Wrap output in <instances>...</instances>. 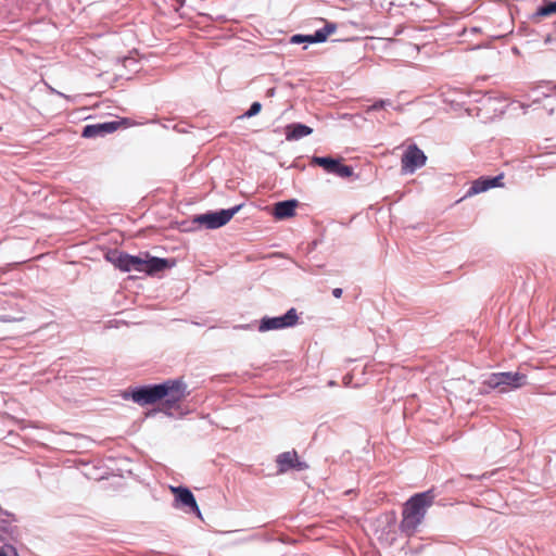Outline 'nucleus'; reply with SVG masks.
I'll return each instance as SVG.
<instances>
[{"label":"nucleus","mask_w":556,"mask_h":556,"mask_svg":"<svg viewBox=\"0 0 556 556\" xmlns=\"http://www.w3.org/2000/svg\"><path fill=\"white\" fill-rule=\"evenodd\" d=\"M434 495L432 491L417 493L412 496L403 507L401 529L413 534L422 522L427 509L432 506Z\"/></svg>","instance_id":"obj_2"},{"label":"nucleus","mask_w":556,"mask_h":556,"mask_svg":"<svg viewBox=\"0 0 556 556\" xmlns=\"http://www.w3.org/2000/svg\"><path fill=\"white\" fill-rule=\"evenodd\" d=\"M173 265L174 263L170 262L169 260L150 256L147 253L146 258H143L142 273L153 276L160 271H163L166 268H170Z\"/></svg>","instance_id":"obj_10"},{"label":"nucleus","mask_w":556,"mask_h":556,"mask_svg":"<svg viewBox=\"0 0 556 556\" xmlns=\"http://www.w3.org/2000/svg\"><path fill=\"white\" fill-rule=\"evenodd\" d=\"M304 42L315 43V41L313 40V35L304 36Z\"/></svg>","instance_id":"obj_22"},{"label":"nucleus","mask_w":556,"mask_h":556,"mask_svg":"<svg viewBox=\"0 0 556 556\" xmlns=\"http://www.w3.org/2000/svg\"><path fill=\"white\" fill-rule=\"evenodd\" d=\"M426 161L425 153L416 144H412L402 156V170L414 173L418 167L424 166Z\"/></svg>","instance_id":"obj_7"},{"label":"nucleus","mask_w":556,"mask_h":556,"mask_svg":"<svg viewBox=\"0 0 556 556\" xmlns=\"http://www.w3.org/2000/svg\"><path fill=\"white\" fill-rule=\"evenodd\" d=\"M342 292H343V291H342V289H341V288H334V289L332 290V294H333V296H334V298H337V299L341 298Z\"/></svg>","instance_id":"obj_21"},{"label":"nucleus","mask_w":556,"mask_h":556,"mask_svg":"<svg viewBox=\"0 0 556 556\" xmlns=\"http://www.w3.org/2000/svg\"><path fill=\"white\" fill-rule=\"evenodd\" d=\"M121 123L117 121L101 124L87 125L84 127L81 136L84 138H96L106 134H112L118 129Z\"/></svg>","instance_id":"obj_8"},{"label":"nucleus","mask_w":556,"mask_h":556,"mask_svg":"<svg viewBox=\"0 0 556 556\" xmlns=\"http://www.w3.org/2000/svg\"><path fill=\"white\" fill-rule=\"evenodd\" d=\"M337 29V25L333 23H327L324 28L315 31L313 40L316 42H324L327 38L333 34Z\"/></svg>","instance_id":"obj_16"},{"label":"nucleus","mask_w":556,"mask_h":556,"mask_svg":"<svg viewBox=\"0 0 556 556\" xmlns=\"http://www.w3.org/2000/svg\"><path fill=\"white\" fill-rule=\"evenodd\" d=\"M0 556H5L2 552H0Z\"/></svg>","instance_id":"obj_24"},{"label":"nucleus","mask_w":556,"mask_h":556,"mask_svg":"<svg viewBox=\"0 0 556 556\" xmlns=\"http://www.w3.org/2000/svg\"><path fill=\"white\" fill-rule=\"evenodd\" d=\"M114 264L123 271H140L143 270V257L121 253L115 260Z\"/></svg>","instance_id":"obj_9"},{"label":"nucleus","mask_w":556,"mask_h":556,"mask_svg":"<svg viewBox=\"0 0 556 556\" xmlns=\"http://www.w3.org/2000/svg\"><path fill=\"white\" fill-rule=\"evenodd\" d=\"M312 164L323 167L327 173L348 178L353 175V168L341 163L339 160L325 156H314Z\"/></svg>","instance_id":"obj_6"},{"label":"nucleus","mask_w":556,"mask_h":556,"mask_svg":"<svg viewBox=\"0 0 556 556\" xmlns=\"http://www.w3.org/2000/svg\"><path fill=\"white\" fill-rule=\"evenodd\" d=\"M298 206L296 200L281 201L275 204L274 216L277 219H286L294 216Z\"/></svg>","instance_id":"obj_13"},{"label":"nucleus","mask_w":556,"mask_h":556,"mask_svg":"<svg viewBox=\"0 0 556 556\" xmlns=\"http://www.w3.org/2000/svg\"><path fill=\"white\" fill-rule=\"evenodd\" d=\"M304 35H294L291 37L290 41L292 43H301V42H304Z\"/></svg>","instance_id":"obj_20"},{"label":"nucleus","mask_w":556,"mask_h":556,"mask_svg":"<svg viewBox=\"0 0 556 556\" xmlns=\"http://www.w3.org/2000/svg\"><path fill=\"white\" fill-rule=\"evenodd\" d=\"M313 129L303 124H290L286 127V138L287 140H298L305 136L311 135Z\"/></svg>","instance_id":"obj_15"},{"label":"nucleus","mask_w":556,"mask_h":556,"mask_svg":"<svg viewBox=\"0 0 556 556\" xmlns=\"http://www.w3.org/2000/svg\"><path fill=\"white\" fill-rule=\"evenodd\" d=\"M386 104H387V101L380 100V101L374 103L371 106H369L368 111L380 110V109L384 108Z\"/></svg>","instance_id":"obj_19"},{"label":"nucleus","mask_w":556,"mask_h":556,"mask_svg":"<svg viewBox=\"0 0 556 556\" xmlns=\"http://www.w3.org/2000/svg\"><path fill=\"white\" fill-rule=\"evenodd\" d=\"M262 110V104L260 102H253L250 109L244 113V117H252L256 114H258Z\"/></svg>","instance_id":"obj_18"},{"label":"nucleus","mask_w":556,"mask_h":556,"mask_svg":"<svg viewBox=\"0 0 556 556\" xmlns=\"http://www.w3.org/2000/svg\"><path fill=\"white\" fill-rule=\"evenodd\" d=\"M239 210L240 205L229 210L208 212L206 214L198 215L194 218V222L204 226L207 229H216L226 225Z\"/></svg>","instance_id":"obj_4"},{"label":"nucleus","mask_w":556,"mask_h":556,"mask_svg":"<svg viewBox=\"0 0 556 556\" xmlns=\"http://www.w3.org/2000/svg\"><path fill=\"white\" fill-rule=\"evenodd\" d=\"M556 13V1L549 2L546 5H543L538 9L536 14L539 16H549Z\"/></svg>","instance_id":"obj_17"},{"label":"nucleus","mask_w":556,"mask_h":556,"mask_svg":"<svg viewBox=\"0 0 556 556\" xmlns=\"http://www.w3.org/2000/svg\"><path fill=\"white\" fill-rule=\"evenodd\" d=\"M170 490L175 494L178 502H180L184 506L189 507L192 511L200 514L195 498L189 489L184 486H172Z\"/></svg>","instance_id":"obj_12"},{"label":"nucleus","mask_w":556,"mask_h":556,"mask_svg":"<svg viewBox=\"0 0 556 556\" xmlns=\"http://www.w3.org/2000/svg\"><path fill=\"white\" fill-rule=\"evenodd\" d=\"M177 4L181 7L184 4V0H176Z\"/></svg>","instance_id":"obj_23"},{"label":"nucleus","mask_w":556,"mask_h":556,"mask_svg":"<svg viewBox=\"0 0 556 556\" xmlns=\"http://www.w3.org/2000/svg\"><path fill=\"white\" fill-rule=\"evenodd\" d=\"M298 314L295 308H290L283 316L279 317H264L261 320L258 330L262 332L269 330H279L289 328L298 323Z\"/></svg>","instance_id":"obj_5"},{"label":"nucleus","mask_w":556,"mask_h":556,"mask_svg":"<svg viewBox=\"0 0 556 556\" xmlns=\"http://www.w3.org/2000/svg\"><path fill=\"white\" fill-rule=\"evenodd\" d=\"M527 379V376L521 372H495L490 375L484 383L492 389L500 388L502 392H506L526 386Z\"/></svg>","instance_id":"obj_3"},{"label":"nucleus","mask_w":556,"mask_h":556,"mask_svg":"<svg viewBox=\"0 0 556 556\" xmlns=\"http://www.w3.org/2000/svg\"><path fill=\"white\" fill-rule=\"evenodd\" d=\"M278 465L280 471H287L291 468L302 469L296 452H285L278 456Z\"/></svg>","instance_id":"obj_14"},{"label":"nucleus","mask_w":556,"mask_h":556,"mask_svg":"<svg viewBox=\"0 0 556 556\" xmlns=\"http://www.w3.org/2000/svg\"><path fill=\"white\" fill-rule=\"evenodd\" d=\"M504 175L501 174L496 177H493V178H484V177H481L477 180H475L470 187V189L468 190V195H473V194H477V193H481V192H484L491 188H494V187H502L503 184H502V179H503Z\"/></svg>","instance_id":"obj_11"},{"label":"nucleus","mask_w":556,"mask_h":556,"mask_svg":"<svg viewBox=\"0 0 556 556\" xmlns=\"http://www.w3.org/2000/svg\"><path fill=\"white\" fill-rule=\"evenodd\" d=\"M187 395V386L181 379H169L161 384L140 387L131 391L135 403L146 406L163 400L166 409L177 406Z\"/></svg>","instance_id":"obj_1"}]
</instances>
